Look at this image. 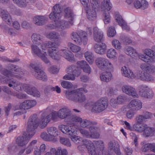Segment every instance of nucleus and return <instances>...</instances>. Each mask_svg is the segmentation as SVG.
<instances>
[{"mask_svg": "<svg viewBox=\"0 0 155 155\" xmlns=\"http://www.w3.org/2000/svg\"><path fill=\"white\" fill-rule=\"evenodd\" d=\"M113 45L116 49H119L121 48L120 44L119 41L117 40H115L112 41Z\"/></svg>", "mask_w": 155, "mask_h": 155, "instance_id": "nucleus-63", "label": "nucleus"}, {"mask_svg": "<svg viewBox=\"0 0 155 155\" xmlns=\"http://www.w3.org/2000/svg\"><path fill=\"white\" fill-rule=\"evenodd\" d=\"M47 19V18L44 16H37L33 18V22L36 25L42 26L46 23Z\"/></svg>", "mask_w": 155, "mask_h": 155, "instance_id": "nucleus-24", "label": "nucleus"}, {"mask_svg": "<svg viewBox=\"0 0 155 155\" xmlns=\"http://www.w3.org/2000/svg\"><path fill=\"white\" fill-rule=\"evenodd\" d=\"M68 48L74 52H78L81 50L80 47L71 42H69L68 43Z\"/></svg>", "mask_w": 155, "mask_h": 155, "instance_id": "nucleus-46", "label": "nucleus"}, {"mask_svg": "<svg viewBox=\"0 0 155 155\" xmlns=\"http://www.w3.org/2000/svg\"><path fill=\"white\" fill-rule=\"evenodd\" d=\"M108 100L106 97H101L96 101H89L85 105L89 107L92 112L99 114L104 111L108 107Z\"/></svg>", "mask_w": 155, "mask_h": 155, "instance_id": "nucleus-1", "label": "nucleus"}, {"mask_svg": "<svg viewBox=\"0 0 155 155\" xmlns=\"http://www.w3.org/2000/svg\"><path fill=\"white\" fill-rule=\"evenodd\" d=\"M58 127L61 131L65 134L69 135L75 134V130L72 129L71 126H69L61 125L59 126Z\"/></svg>", "mask_w": 155, "mask_h": 155, "instance_id": "nucleus-23", "label": "nucleus"}, {"mask_svg": "<svg viewBox=\"0 0 155 155\" xmlns=\"http://www.w3.org/2000/svg\"><path fill=\"white\" fill-rule=\"evenodd\" d=\"M2 91L8 94L15 96H17V97H26V95L25 94L22 93H18L16 94H14V93L11 91L9 88L6 86H3Z\"/></svg>", "mask_w": 155, "mask_h": 155, "instance_id": "nucleus-34", "label": "nucleus"}, {"mask_svg": "<svg viewBox=\"0 0 155 155\" xmlns=\"http://www.w3.org/2000/svg\"><path fill=\"white\" fill-rule=\"evenodd\" d=\"M41 116L42 118L45 119L48 123L51 120L55 122L58 121V120L56 112H52L48 115H46V113L44 112L41 114Z\"/></svg>", "mask_w": 155, "mask_h": 155, "instance_id": "nucleus-19", "label": "nucleus"}, {"mask_svg": "<svg viewBox=\"0 0 155 155\" xmlns=\"http://www.w3.org/2000/svg\"><path fill=\"white\" fill-rule=\"evenodd\" d=\"M30 66L32 68L33 75L37 79L46 81L48 77L46 74L41 69L40 64L37 63H31Z\"/></svg>", "mask_w": 155, "mask_h": 155, "instance_id": "nucleus-3", "label": "nucleus"}, {"mask_svg": "<svg viewBox=\"0 0 155 155\" xmlns=\"http://www.w3.org/2000/svg\"><path fill=\"white\" fill-rule=\"evenodd\" d=\"M67 154L68 152L66 149H62L61 147H59L58 148L56 153L55 155H67Z\"/></svg>", "mask_w": 155, "mask_h": 155, "instance_id": "nucleus-58", "label": "nucleus"}, {"mask_svg": "<svg viewBox=\"0 0 155 155\" xmlns=\"http://www.w3.org/2000/svg\"><path fill=\"white\" fill-rule=\"evenodd\" d=\"M106 46L104 43L96 44L94 46V49L95 52L98 54H104L106 50Z\"/></svg>", "mask_w": 155, "mask_h": 155, "instance_id": "nucleus-27", "label": "nucleus"}, {"mask_svg": "<svg viewBox=\"0 0 155 155\" xmlns=\"http://www.w3.org/2000/svg\"><path fill=\"white\" fill-rule=\"evenodd\" d=\"M11 68L12 71H13L14 73L18 74L21 71V69L18 66L12 65Z\"/></svg>", "mask_w": 155, "mask_h": 155, "instance_id": "nucleus-64", "label": "nucleus"}, {"mask_svg": "<svg viewBox=\"0 0 155 155\" xmlns=\"http://www.w3.org/2000/svg\"><path fill=\"white\" fill-rule=\"evenodd\" d=\"M87 91L83 88H81L76 89L71 91L68 90L66 91L65 94L67 97H83L84 92L87 93Z\"/></svg>", "mask_w": 155, "mask_h": 155, "instance_id": "nucleus-7", "label": "nucleus"}, {"mask_svg": "<svg viewBox=\"0 0 155 155\" xmlns=\"http://www.w3.org/2000/svg\"><path fill=\"white\" fill-rule=\"evenodd\" d=\"M110 3V0H103L101 6V11H104V12H108V11L111 8Z\"/></svg>", "mask_w": 155, "mask_h": 155, "instance_id": "nucleus-31", "label": "nucleus"}, {"mask_svg": "<svg viewBox=\"0 0 155 155\" xmlns=\"http://www.w3.org/2000/svg\"><path fill=\"white\" fill-rule=\"evenodd\" d=\"M155 55V53L153 51L147 49L145 51V54L139 56V58L145 62H148V60Z\"/></svg>", "mask_w": 155, "mask_h": 155, "instance_id": "nucleus-17", "label": "nucleus"}, {"mask_svg": "<svg viewBox=\"0 0 155 155\" xmlns=\"http://www.w3.org/2000/svg\"><path fill=\"white\" fill-rule=\"evenodd\" d=\"M71 38L78 45H81L82 43L84 45L87 44V34L86 32L81 31L78 32H73L71 34Z\"/></svg>", "mask_w": 155, "mask_h": 155, "instance_id": "nucleus-5", "label": "nucleus"}, {"mask_svg": "<svg viewBox=\"0 0 155 155\" xmlns=\"http://www.w3.org/2000/svg\"><path fill=\"white\" fill-rule=\"evenodd\" d=\"M121 71L123 76L131 79L134 78V75L128 68L124 66L122 68Z\"/></svg>", "mask_w": 155, "mask_h": 155, "instance_id": "nucleus-30", "label": "nucleus"}, {"mask_svg": "<svg viewBox=\"0 0 155 155\" xmlns=\"http://www.w3.org/2000/svg\"><path fill=\"white\" fill-rule=\"evenodd\" d=\"M96 63L97 67L101 70L104 71L107 70L108 61L103 58H97L95 61Z\"/></svg>", "mask_w": 155, "mask_h": 155, "instance_id": "nucleus-12", "label": "nucleus"}, {"mask_svg": "<svg viewBox=\"0 0 155 155\" xmlns=\"http://www.w3.org/2000/svg\"><path fill=\"white\" fill-rule=\"evenodd\" d=\"M38 119L36 114H34L29 117L28 122L27 129L28 133H29V135L33 137L35 134V129L38 126Z\"/></svg>", "mask_w": 155, "mask_h": 155, "instance_id": "nucleus-4", "label": "nucleus"}, {"mask_svg": "<svg viewBox=\"0 0 155 155\" xmlns=\"http://www.w3.org/2000/svg\"><path fill=\"white\" fill-rule=\"evenodd\" d=\"M44 45L47 46L48 48H56L58 46V44L55 42L51 41H48L46 42V44H44Z\"/></svg>", "mask_w": 155, "mask_h": 155, "instance_id": "nucleus-57", "label": "nucleus"}, {"mask_svg": "<svg viewBox=\"0 0 155 155\" xmlns=\"http://www.w3.org/2000/svg\"><path fill=\"white\" fill-rule=\"evenodd\" d=\"M137 77L141 80L145 81H153V77L148 73L139 71L137 74Z\"/></svg>", "mask_w": 155, "mask_h": 155, "instance_id": "nucleus-13", "label": "nucleus"}, {"mask_svg": "<svg viewBox=\"0 0 155 155\" xmlns=\"http://www.w3.org/2000/svg\"><path fill=\"white\" fill-rule=\"evenodd\" d=\"M67 72L68 74H72L74 77H78L81 72L80 68L74 65H71L69 67L68 69Z\"/></svg>", "mask_w": 155, "mask_h": 155, "instance_id": "nucleus-28", "label": "nucleus"}, {"mask_svg": "<svg viewBox=\"0 0 155 155\" xmlns=\"http://www.w3.org/2000/svg\"><path fill=\"white\" fill-rule=\"evenodd\" d=\"M28 135L25 132H24L22 136L18 137L16 140V141L18 145L23 146L27 144L30 139L32 137L31 135H29V133H28Z\"/></svg>", "mask_w": 155, "mask_h": 155, "instance_id": "nucleus-8", "label": "nucleus"}, {"mask_svg": "<svg viewBox=\"0 0 155 155\" xmlns=\"http://www.w3.org/2000/svg\"><path fill=\"white\" fill-rule=\"evenodd\" d=\"M83 143L85 145L86 148L89 151V152H91V150H94V145L93 143L88 140H82Z\"/></svg>", "mask_w": 155, "mask_h": 155, "instance_id": "nucleus-39", "label": "nucleus"}, {"mask_svg": "<svg viewBox=\"0 0 155 155\" xmlns=\"http://www.w3.org/2000/svg\"><path fill=\"white\" fill-rule=\"evenodd\" d=\"M57 20V22L58 23L57 24V28L59 30H63L67 28H68L69 27V24H70L71 25H73V22L71 21H68L64 20H62L61 21H59Z\"/></svg>", "mask_w": 155, "mask_h": 155, "instance_id": "nucleus-26", "label": "nucleus"}, {"mask_svg": "<svg viewBox=\"0 0 155 155\" xmlns=\"http://www.w3.org/2000/svg\"><path fill=\"white\" fill-rule=\"evenodd\" d=\"M122 89L123 92L129 96L133 97H137L139 96L135 88L132 87L127 85L123 86Z\"/></svg>", "mask_w": 155, "mask_h": 155, "instance_id": "nucleus-18", "label": "nucleus"}, {"mask_svg": "<svg viewBox=\"0 0 155 155\" xmlns=\"http://www.w3.org/2000/svg\"><path fill=\"white\" fill-rule=\"evenodd\" d=\"M59 138V141L62 144L67 147H70L71 146L70 142L68 139L61 137H60Z\"/></svg>", "mask_w": 155, "mask_h": 155, "instance_id": "nucleus-48", "label": "nucleus"}, {"mask_svg": "<svg viewBox=\"0 0 155 155\" xmlns=\"http://www.w3.org/2000/svg\"><path fill=\"white\" fill-rule=\"evenodd\" d=\"M61 84L64 88L67 89L71 88L73 86V85L71 83L66 81H62L61 83Z\"/></svg>", "mask_w": 155, "mask_h": 155, "instance_id": "nucleus-55", "label": "nucleus"}, {"mask_svg": "<svg viewBox=\"0 0 155 155\" xmlns=\"http://www.w3.org/2000/svg\"><path fill=\"white\" fill-rule=\"evenodd\" d=\"M93 37L94 41L97 42L103 41V33L97 27H95L93 29Z\"/></svg>", "mask_w": 155, "mask_h": 155, "instance_id": "nucleus-22", "label": "nucleus"}, {"mask_svg": "<svg viewBox=\"0 0 155 155\" xmlns=\"http://www.w3.org/2000/svg\"><path fill=\"white\" fill-rule=\"evenodd\" d=\"M59 55L62 56L68 61H70L72 59L73 55L72 53L66 50L59 51L58 52Z\"/></svg>", "mask_w": 155, "mask_h": 155, "instance_id": "nucleus-33", "label": "nucleus"}, {"mask_svg": "<svg viewBox=\"0 0 155 155\" xmlns=\"http://www.w3.org/2000/svg\"><path fill=\"white\" fill-rule=\"evenodd\" d=\"M47 37L53 41H56L58 40L60 37L59 34L55 31H52L47 34Z\"/></svg>", "mask_w": 155, "mask_h": 155, "instance_id": "nucleus-37", "label": "nucleus"}, {"mask_svg": "<svg viewBox=\"0 0 155 155\" xmlns=\"http://www.w3.org/2000/svg\"><path fill=\"white\" fill-rule=\"evenodd\" d=\"M91 8L87 7L85 8L88 19L90 21L96 19V11H98L100 8V3L99 0H90Z\"/></svg>", "mask_w": 155, "mask_h": 155, "instance_id": "nucleus-2", "label": "nucleus"}, {"mask_svg": "<svg viewBox=\"0 0 155 155\" xmlns=\"http://www.w3.org/2000/svg\"><path fill=\"white\" fill-rule=\"evenodd\" d=\"M154 133V129L149 127H146L143 132V135L146 137L152 136Z\"/></svg>", "mask_w": 155, "mask_h": 155, "instance_id": "nucleus-42", "label": "nucleus"}, {"mask_svg": "<svg viewBox=\"0 0 155 155\" xmlns=\"http://www.w3.org/2000/svg\"><path fill=\"white\" fill-rule=\"evenodd\" d=\"M47 132L50 136L53 137L56 136L58 135V131L57 128L54 127H48Z\"/></svg>", "mask_w": 155, "mask_h": 155, "instance_id": "nucleus-43", "label": "nucleus"}, {"mask_svg": "<svg viewBox=\"0 0 155 155\" xmlns=\"http://www.w3.org/2000/svg\"><path fill=\"white\" fill-rule=\"evenodd\" d=\"M58 117L61 119L69 121L71 114V110L68 108L64 107L60 109L57 112Z\"/></svg>", "mask_w": 155, "mask_h": 155, "instance_id": "nucleus-6", "label": "nucleus"}, {"mask_svg": "<svg viewBox=\"0 0 155 155\" xmlns=\"http://www.w3.org/2000/svg\"><path fill=\"white\" fill-rule=\"evenodd\" d=\"M27 93L34 97H40V92L34 87L29 85H26L25 86Z\"/></svg>", "mask_w": 155, "mask_h": 155, "instance_id": "nucleus-25", "label": "nucleus"}, {"mask_svg": "<svg viewBox=\"0 0 155 155\" xmlns=\"http://www.w3.org/2000/svg\"><path fill=\"white\" fill-rule=\"evenodd\" d=\"M38 125L39 124V127L41 129H43L45 127L47 126L48 123L46 122V120L44 118L42 117L41 115V119L40 121H38Z\"/></svg>", "mask_w": 155, "mask_h": 155, "instance_id": "nucleus-54", "label": "nucleus"}, {"mask_svg": "<svg viewBox=\"0 0 155 155\" xmlns=\"http://www.w3.org/2000/svg\"><path fill=\"white\" fill-rule=\"evenodd\" d=\"M2 74L8 77H13L18 78L19 77L18 76L14 74L10 71L7 69L4 70L2 72Z\"/></svg>", "mask_w": 155, "mask_h": 155, "instance_id": "nucleus-51", "label": "nucleus"}, {"mask_svg": "<svg viewBox=\"0 0 155 155\" xmlns=\"http://www.w3.org/2000/svg\"><path fill=\"white\" fill-rule=\"evenodd\" d=\"M64 11L65 18H68L69 21L73 22L75 16L73 10L70 8L67 7Z\"/></svg>", "mask_w": 155, "mask_h": 155, "instance_id": "nucleus-29", "label": "nucleus"}, {"mask_svg": "<svg viewBox=\"0 0 155 155\" xmlns=\"http://www.w3.org/2000/svg\"><path fill=\"white\" fill-rule=\"evenodd\" d=\"M125 49L126 53L127 55H130V56H132V54H135L136 53L135 49H134L133 48L131 47H127Z\"/></svg>", "mask_w": 155, "mask_h": 155, "instance_id": "nucleus-52", "label": "nucleus"}, {"mask_svg": "<svg viewBox=\"0 0 155 155\" xmlns=\"http://www.w3.org/2000/svg\"><path fill=\"white\" fill-rule=\"evenodd\" d=\"M141 143L142 145L141 150L143 152H146L148 151L149 150H150L152 145L151 143H146L144 142H142Z\"/></svg>", "mask_w": 155, "mask_h": 155, "instance_id": "nucleus-47", "label": "nucleus"}, {"mask_svg": "<svg viewBox=\"0 0 155 155\" xmlns=\"http://www.w3.org/2000/svg\"><path fill=\"white\" fill-rule=\"evenodd\" d=\"M108 146V148L110 150H114L118 147H119V145L117 142L113 140L109 142Z\"/></svg>", "mask_w": 155, "mask_h": 155, "instance_id": "nucleus-44", "label": "nucleus"}, {"mask_svg": "<svg viewBox=\"0 0 155 155\" xmlns=\"http://www.w3.org/2000/svg\"><path fill=\"white\" fill-rule=\"evenodd\" d=\"M61 8L59 4H56L53 7V12L49 15V18L51 19H58L60 18V13Z\"/></svg>", "mask_w": 155, "mask_h": 155, "instance_id": "nucleus-11", "label": "nucleus"}, {"mask_svg": "<svg viewBox=\"0 0 155 155\" xmlns=\"http://www.w3.org/2000/svg\"><path fill=\"white\" fill-rule=\"evenodd\" d=\"M84 57L86 60L90 64H92L93 62V57L92 53L90 52L87 51L84 53Z\"/></svg>", "mask_w": 155, "mask_h": 155, "instance_id": "nucleus-49", "label": "nucleus"}, {"mask_svg": "<svg viewBox=\"0 0 155 155\" xmlns=\"http://www.w3.org/2000/svg\"><path fill=\"white\" fill-rule=\"evenodd\" d=\"M70 120L68 121H72L76 122H79L80 123L81 120L82 118L80 117L76 116L75 115H71Z\"/></svg>", "mask_w": 155, "mask_h": 155, "instance_id": "nucleus-61", "label": "nucleus"}, {"mask_svg": "<svg viewBox=\"0 0 155 155\" xmlns=\"http://www.w3.org/2000/svg\"><path fill=\"white\" fill-rule=\"evenodd\" d=\"M59 52V51H58V50L56 49H51L48 50V53L51 57L52 59L57 60H58L60 59Z\"/></svg>", "mask_w": 155, "mask_h": 155, "instance_id": "nucleus-32", "label": "nucleus"}, {"mask_svg": "<svg viewBox=\"0 0 155 155\" xmlns=\"http://www.w3.org/2000/svg\"><path fill=\"white\" fill-rule=\"evenodd\" d=\"M0 14L2 19L7 23L10 25L13 22L12 18L7 11L4 9H0Z\"/></svg>", "mask_w": 155, "mask_h": 155, "instance_id": "nucleus-20", "label": "nucleus"}, {"mask_svg": "<svg viewBox=\"0 0 155 155\" xmlns=\"http://www.w3.org/2000/svg\"><path fill=\"white\" fill-rule=\"evenodd\" d=\"M31 48L33 52L40 57L45 63L48 64L50 62L49 61L46 57L47 55L46 52H44V53H42L40 49L36 45H32Z\"/></svg>", "mask_w": 155, "mask_h": 155, "instance_id": "nucleus-9", "label": "nucleus"}, {"mask_svg": "<svg viewBox=\"0 0 155 155\" xmlns=\"http://www.w3.org/2000/svg\"><path fill=\"white\" fill-rule=\"evenodd\" d=\"M116 31L114 27H110L107 31V34L108 37H113L116 35Z\"/></svg>", "mask_w": 155, "mask_h": 155, "instance_id": "nucleus-56", "label": "nucleus"}, {"mask_svg": "<svg viewBox=\"0 0 155 155\" xmlns=\"http://www.w3.org/2000/svg\"><path fill=\"white\" fill-rule=\"evenodd\" d=\"M81 126L83 127L89 128L91 124H97V123L95 122H92L86 119H81L80 122Z\"/></svg>", "mask_w": 155, "mask_h": 155, "instance_id": "nucleus-36", "label": "nucleus"}, {"mask_svg": "<svg viewBox=\"0 0 155 155\" xmlns=\"http://www.w3.org/2000/svg\"><path fill=\"white\" fill-rule=\"evenodd\" d=\"M112 74L110 72L107 71L103 72L100 76L101 80L105 82H108L111 80Z\"/></svg>", "mask_w": 155, "mask_h": 155, "instance_id": "nucleus-35", "label": "nucleus"}, {"mask_svg": "<svg viewBox=\"0 0 155 155\" xmlns=\"http://www.w3.org/2000/svg\"><path fill=\"white\" fill-rule=\"evenodd\" d=\"M103 15L104 17V22L105 24H107L110 22V21L109 12H104Z\"/></svg>", "mask_w": 155, "mask_h": 155, "instance_id": "nucleus-62", "label": "nucleus"}, {"mask_svg": "<svg viewBox=\"0 0 155 155\" xmlns=\"http://www.w3.org/2000/svg\"><path fill=\"white\" fill-rule=\"evenodd\" d=\"M128 97H112L110 101V104L112 107L116 108L118 105L122 104L129 101Z\"/></svg>", "mask_w": 155, "mask_h": 155, "instance_id": "nucleus-10", "label": "nucleus"}, {"mask_svg": "<svg viewBox=\"0 0 155 155\" xmlns=\"http://www.w3.org/2000/svg\"><path fill=\"white\" fill-rule=\"evenodd\" d=\"M69 100L79 103H84L86 102V97H68Z\"/></svg>", "mask_w": 155, "mask_h": 155, "instance_id": "nucleus-45", "label": "nucleus"}, {"mask_svg": "<svg viewBox=\"0 0 155 155\" xmlns=\"http://www.w3.org/2000/svg\"><path fill=\"white\" fill-rule=\"evenodd\" d=\"M37 102L33 100H27L20 104L19 108L21 109L28 110L36 105Z\"/></svg>", "mask_w": 155, "mask_h": 155, "instance_id": "nucleus-15", "label": "nucleus"}, {"mask_svg": "<svg viewBox=\"0 0 155 155\" xmlns=\"http://www.w3.org/2000/svg\"><path fill=\"white\" fill-rule=\"evenodd\" d=\"M117 55L115 50L113 49H110L107 52V56L108 58H114Z\"/></svg>", "mask_w": 155, "mask_h": 155, "instance_id": "nucleus-50", "label": "nucleus"}, {"mask_svg": "<svg viewBox=\"0 0 155 155\" xmlns=\"http://www.w3.org/2000/svg\"><path fill=\"white\" fill-rule=\"evenodd\" d=\"M51 90L52 91H56L58 93H60L61 91V89L58 86H57L55 87H53L49 86H47L45 89V94L47 95L50 93V91Z\"/></svg>", "mask_w": 155, "mask_h": 155, "instance_id": "nucleus-40", "label": "nucleus"}, {"mask_svg": "<svg viewBox=\"0 0 155 155\" xmlns=\"http://www.w3.org/2000/svg\"><path fill=\"white\" fill-rule=\"evenodd\" d=\"M79 131L85 137L87 138H91L90 133L88 131L84 129H79Z\"/></svg>", "mask_w": 155, "mask_h": 155, "instance_id": "nucleus-60", "label": "nucleus"}, {"mask_svg": "<svg viewBox=\"0 0 155 155\" xmlns=\"http://www.w3.org/2000/svg\"><path fill=\"white\" fill-rule=\"evenodd\" d=\"M7 83L8 84V86L10 87H13V88L16 89L17 88L18 86L19 85V83L14 80L13 79H8L7 80Z\"/></svg>", "mask_w": 155, "mask_h": 155, "instance_id": "nucleus-41", "label": "nucleus"}, {"mask_svg": "<svg viewBox=\"0 0 155 155\" xmlns=\"http://www.w3.org/2000/svg\"><path fill=\"white\" fill-rule=\"evenodd\" d=\"M33 43L34 44L39 45L42 41L41 37V35L36 33L33 34L31 37Z\"/></svg>", "mask_w": 155, "mask_h": 155, "instance_id": "nucleus-38", "label": "nucleus"}, {"mask_svg": "<svg viewBox=\"0 0 155 155\" xmlns=\"http://www.w3.org/2000/svg\"><path fill=\"white\" fill-rule=\"evenodd\" d=\"M70 136L71 140L76 143H80L82 141V139L81 137L76 136L75 134Z\"/></svg>", "mask_w": 155, "mask_h": 155, "instance_id": "nucleus-53", "label": "nucleus"}, {"mask_svg": "<svg viewBox=\"0 0 155 155\" xmlns=\"http://www.w3.org/2000/svg\"><path fill=\"white\" fill-rule=\"evenodd\" d=\"M120 38L126 45H127L132 42L131 40L127 36L123 35L120 37Z\"/></svg>", "mask_w": 155, "mask_h": 155, "instance_id": "nucleus-59", "label": "nucleus"}, {"mask_svg": "<svg viewBox=\"0 0 155 155\" xmlns=\"http://www.w3.org/2000/svg\"><path fill=\"white\" fill-rule=\"evenodd\" d=\"M127 107L133 110H137L142 108V103L137 99L133 100L128 105Z\"/></svg>", "mask_w": 155, "mask_h": 155, "instance_id": "nucleus-16", "label": "nucleus"}, {"mask_svg": "<svg viewBox=\"0 0 155 155\" xmlns=\"http://www.w3.org/2000/svg\"><path fill=\"white\" fill-rule=\"evenodd\" d=\"M97 124H91L88 128L90 131L91 138H97L100 136L99 131L100 130V128L95 126Z\"/></svg>", "mask_w": 155, "mask_h": 155, "instance_id": "nucleus-21", "label": "nucleus"}, {"mask_svg": "<svg viewBox=\"0 0 155 155\" xmlns=\"http://www.w3.org/2000/svg\"><path fill=\"white\" fill-rule=\"evenodd\" d=\"M140 89L138 93V95L141 97H152L153 96V93L152 91H148L147 87L143 85L140 86Z\"/></svg>", "mask_w": 155, "mask_h": 155, "instance_id": "nucleus-14", "label": "nucleus"}]
</instances>
